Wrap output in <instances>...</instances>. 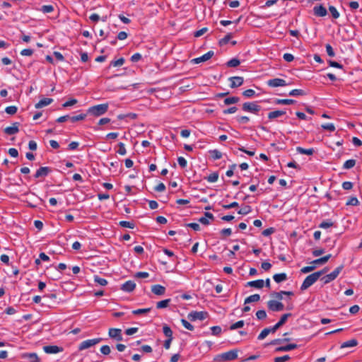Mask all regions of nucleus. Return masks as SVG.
<instances>
[{
  "mask_svg": "<svg viewBox=\"0 0 362 362\" xmlns=\"http://www.w3.org/2000/svg\"><path fill=\"white\" fill-rule=\"evenodd\" d=\"M292 315L291 313H285L281 315L279 321L272 327L264 328L257 337L258 340L264 339L269 333H275L278 329L283 326L288 318Z\"/></svg>",
  "mask_w": 362,
  "mask_h": 362,
  "instance_id": "f257e3e1",
  "label": "nucleus"
},
{
  "mask_svg": "<svg viewBox=\"0 0 362 362\" xmlns=\"http://www.w3.org/2000/svg\"><path fill=\"white\" fill-rule=\"evenodd\" d=\"M109 108L108 103H103L100 105H96L90 107L87 110V113L90 114L94 117H99L104 114H105Z\"/></svg>",
  "mask_w": 362,
  "mask_h": 362,
  "instance_id": "f03ea898",
  "label": "nucleus"
},
{
  "mask_svg": "<svg viewBox=\"0 0 362 362\" xmlns=\"http://www.w3.org/2000/svg\"><path fill=\"white\" fill-rule=\"evenodd\" d=\"M320 277V272H314L310 275H308L305 280L303 281L300 289L302 291L308 289L310 286H311L313 284H315L318 279Z\"/></svg>",
  "mask_w": 362,
  "mask_h": 362,
  "instance_id": "7ed1b4c3",
  "label": "nucleus"
},
{
  "mask_svg": "<svg viewBox=\"0 0 362 362\" xmlns=\"http://www.w3.org/2000/svg\"><path fill=\"white\" fill-rule=\"evenodd\" d=\"M238 358V351L237 350H230L229 351L223 353L221 354L217 355L214 358V361H232Z\"/></svg>",
  "mask_w": 362,
  "mask_h": 362,
  "instance_id": "20e7f679",
  "label": "nucleus"
},
{
  "mask_svg": "<svg viewBox=\"0 0 362 362\" xmlns=\"http://www.w3.org/2000/svg\"><path fill=\"white\" fill-rule=\"evenodd\" d=\"M344 269V265L341 264L340 266L337 267L333 272H332L330 274H327L321 278V281H323L324 284H327L330 283L331 281H334L335 279L337 278L340 272Z\"/></svg>",
  "mask_w": 362,
  "mask_h": 362,
  "instance_id": "39448f33",
  "label": "nucleus"
},
{
  "mask_svg": "<svg viewBox=\"0 0 362 362\" xmlns=\"http://www.w3.org/2000/svg\"><path fill=\"white\" fill-rule=\"evenodd\" d=\"M242 110L257 115L262 110V107L257 104V102H246L243 104Z\"/></svg>",
  "mask_w": 362,
  "mask_h": 362,
  "instance_id": "423d86ee",
  "label": "nucleus"
},
{
  "mask_svg": "<svg viewBox=\"0 0 362 362\" xmlns=\"http://www.w3.org/2000/svg\"><path fill=\"white\" fill-rule=\"evenodd\" d=\"M208 317V313L204 311H192L187 315V318L190 321H196L197 320H204Z\"/></svg>",
  "mask_w": 362,
  "mask_h": 362,
  "instance_id": "0eeeda50",
  "label": "nucleus"
},
{
  "mask_svg": "<svg viewBox=\"0 0 362 362\" xmlns=\"http://www.w3.org/2000/svg\"><path fill=\"white\" fill-rule=\"evenodd\" d=\"M268 309L272 312H279L284 310V305L277 300H270L267 302Z\"/></svg>",
  "mask_w": 362,
  "mask_h": 362,
  "instance_id": "6e6552de",
  "label": "nucleus"
},
{
  "mask_svg": "<svg viewBox=\"0 0 362 362\" xmlns=\"http://www.w3.org/2000/svg\"><path fill=\"white\" fill-rule=\"evenodd\" d=\"M101 340H102L101 338H95V339L85 340L79 344L78 350L82 351V350L88 349V348L98 344Z\"/></svg>",
  "mask_w": 362,
  "mask_h": 362,
  "instance_id": "1a4fd4ad",
  "label": "nucleus"
},
{
  "mask_svg": "<svg viewBox=\"0 0 362 362\" xmlns=\"http://www.w3.org/2000/svg\"><path fill=\"white\" fill-rule=\"evenodd\" d=\"M267 85L269 87L276 88V87H279V86H286L288 85V83H287L286 82V81L282 78H275L269 79L267 81Z\"/></svg>",
  "mask_w": 362,
  "mask_h": 362,
  "instance_id": "9d476101",
  "label": "nucleus"
},
{
  "mask_svg": "<svg viewBox=\"0 0 362 362\" xmlns=\"http://www.w3.org/2000/svg\"><path fill=\"white\" fill-rule=\"evenodd\" d=\"M313 14L317 17H325L327 14V11L322 4H318L314 6Z\"/></svg>",
  "mask_w": 362,
  "mask_h": 362,
  "instance_id": "9b49d317",
  "label": "nucleus"
},
{
  "mask_svg": "<svg viewBox=\"0 0 362 362\" xmlns=\"http://www.w3.org/2000/svg\"><path fill=\"white\" fill-rule=\"evenodd\" d=\"M214 55V51L210 50L208 52H206V54H204V55L192 59V62L194 64H199L201 62H206V61L210 59Z\"/></svg>",
  "mask_w": 362,
  "mask_h": 362,
  "instance_id": "f8f14e48",
  "label": "nucleus"
},
{
  "mask_svg": "<svg viewBox=\"0 0 362 362\" xmlns=\"http://www.w3.org/2000/svg\"><path fill=\"white\" fill-rule=\"evenodd\" d=\"M109 337L112 339H115L117 341H122V330L117 328H110L108 332Z\"/></svg>",
  "mask_w": 362,
  "mask_h": 362,
  "instance_id": "ddd939ff",
  "label": "nucleus"
},
{
  "mask_svg": "<svg viewBox=\"0 0 362 362\" xmlns=\"http://www.w3.org/2000/svg\"><path fill=\"white\" fill-rule=\"evenodd\" d=\"M230 81V87L231 88H238L243 84L244 79L241 76H232L228 78Z\"/></svg>",
  "mask_w": 362,
  "mask_h": 362,
  "instance_id": "4468645a",
  "label": "nucleus"
},
{
  "mask_svg": "<svg viewBox=\"0 0 362 362\" xmlns=\"http://www.w3.org/2000/svg\"><path fill=\"white\" fill-rule=\"evenodd\" d=\"M43 350L46 354H57L63 351L64 349L62 346H58L57 345H49L45 346L43 347Z\"/></svg>",
  "mask_w": 362,
  "mask_h": 362,
  "instance_id": "2eb2a0df",
  "label": "nucleus"
},
{
  "mask_svg": "<svg viewBox=\"0 0 362 362\" xmlns=\"http://www.w3.org/2000/svg\"><path fill=\"white\" fill-rule=\"evenodd\" d=\"M52 172V170L49 167H40L39 169L37 170L35 174L34 175V177L35 178L39 177H45L48 175L49 173Z\"/></svg>",
  "mask_w": 362,
  "mask_h": 362,
  "instance_id": "dca6fc26",
  "label": "nucleus"
},
{
  "mask_svg": "<svg viewBox=\"0 0 362 362\" xmlns=\"http://www.w3.org/2000/svg\"><path fill=\"white\" fill-rule=\"evenodd\" d=\"M19 122H14L11 127H7L4 129L5 134L8 135H13L19 132Z\"/></svg>",
  "mask_w": 362,
  "mask_h": 362,
  "instance_id": "f3484780",
  "label": "nucleus"
},
{
  "mask_svg": "<svg viewBox=\"0 0 362 362\" xmlns=\"http://www.w3.org/2000/svg\"><path fill=\"white\" fill-rule=\"evenodd\" d=\"M136 288V284L133 281H127L121 286V290L125 292H132Z\"/></svg>",
  "mask_w": 362,
  "mask_h": 362,
  "instance_id": "a211bd4d",
  "label": "nucleus"
},
{
  "mask_svg": "<svg viewBox=\"0 0 362 362\" xmlns=\"http://www.w3.org/2000/svg\"><path fill=\"white\" fill-rule=\"evenodd\" d=\"M21 358L29 359L30 362H40V358L36 353H23L21 355Z\"/></svg>",
  "mask_w": 362,
  "mask_h": 362,
  "instance_id": "6ab92c4d",
  "label": "nucleus"
},
{
  "mask_svg": "<svg viewBox=\"0 0 362 362\" xmlns=\"http://www.w3.org/2000/svg\"><path fill=\"white\" fill-rule=\"evenodd\" d=\"M165 288L160 284H155L151 286V291L157 296L163 295L165 292Z\"/></svg>",
  "mask_w": 362,
  "mask_h": 362,
  "instance_id": "aec40b11",
  "label": "nucleus"
},
{
  "mask_svg": "<svg viewBox=\"0 0 362 362\" xmlns=\"http://www.w3.org/2000/svg\"><path fill=\"white\" fill-rule=\"evenodd\" d=\"M298 347V345L296 344H289L286 346H282L276 348L275 351L276 352H280V351H289L291 350H293Z\"/></svg>",
  "mask_w": 362,
  "mask_h": 362,
  "instance_id": "412c9836",
  "label": "nucleus"
},
{
  "mask_svg": "<svg viewBox=\"0 0 362 362\" xmlns=\"http://www.w3.org/2000/svg\"><path fill=\"white\" fill-rule=\"evenodd\" d=\"M264 285V281L262 279L249 281L247 283L246 286L254 287L256 288H262Z\"/></svg>",
  "mask_w": 362,
  "mask_h": 362,
  "instance_id": "4be33fe9",
  "label": "nucleus"
},
{
  "mask_svg": "<svg viewBox=\"0 0 362 362\" xmlns=\"http://www.w3.org/2000/svg\"><path fill=\"white\" fill-rule=\"evenodd\" d=\"M53 102L52 98H45L43 99H41L37 103L35 104V108H41L42 107L47 106L49 104H51Z\"/></svg>",
  "mask_w": 362,
  "mask_h": 362,
  "instance_id": "5701e85b",
  "label": "nucleus"
},
{
  "mask_svg": "<svg viewBox=\"0 0 362 362\" xmlns=\"http://www.w3.org/2000/svg\"><path fill=\"white\" fill-rule=\"evenodd\" d=\"M285 114L286 111L284 110H275L268 113V118L272 120L281 116H283Z\"/></svg>",
  "mask_w": 362,
  "mask_h": 362,
  "instance_id": "b1692460",
  "label": "nucleus"
},
{
  "mask_svg": "<svg viewBox=\"0 0 362 362\" xmlns=\"http://www.w3.org/2000/svg\"><path fill=\"white\" fill-rule=\"evenodd\" d=\"M358 344V342L356 339H352L351 340L343 342L340 346V349L354 347L357 346Z\"/></svg>",
  "mask_w": 362,
  "mask_h": 362,
  "instance_id": "393cba45",
  "label": "nucleus"
},
{
  "mask_svg": "<svg viewBox=\"0 0 362 362\" xmlns=\"http://www.w3.org/2000/svg\"><path fill=\"white\" fill-rule=\"evenodd\" d=\"M296 151L300 154L311 156L314 153L315 150L313 148H304L300 146L296 147Z\"/></svg>",
  "mask_w": 362,
  "mask_h": 362,
  "instance_id": "a878e982",
  "label": "nucleus"
},
{
  "mask_svg": "<svg viewBox=\"0 0 362 362\" xmlns=\"http://www.w3.org/2000/svg\"><path fill=\"white\" fill-rule=\"evenodd\" d=\"M273 279L275 282L279 284L286 281L287 279V275L286 273L276 274L273 276Z\"/></svg>",
  "mask_w": 362,
  "mask_h": 362,
  "instance_id": "bb28decb",
  "label": "nucleus"
},
{
  "mask_svg": "<svg viewBox=\"0 0 362 362\" xmlns=\"http://www.w3.org/2000/svg\"><path fill=\"white\" fill-rule=\"evenodd\" d=\"M296 103L293 99H276L274 103L276 105H292Z\"/></svg>",
  "mask_w": 362,
  "mask_h": 362,
  "instance_id": "cd10ccee",
  "label": "nucleus"
},
{
  "mask_svg": "<svg viewBox=\"0 0 362 362\" xmlns=\"http://www.w3.org/2000/svg\"><path fill=\"white\" fill-rule=\"evenodd\" d=\"M260 300V296L259 294H253L245 299V304L251 303L253 302H257Z\"/></svg>",
  "mask_w": 362,
  "mask_h": 362,
  "instance_id": "c85d7f7f",
  "label": "nucleus"
},
{
  "mask_svg": "<svg viewBox=\"0 0 362 362\" xmlns=\"http://www.w3.org/2000/svg\"><path fill=\"white\" fill-rule=\"evenodd\" d=\"M239 101H240V98L238 97L233 96V97H229V98H225V100H223V103H224L225 105H229L231 104H235V103H238Z\"/></svg>",
  "mask_w": 362,
  "mask_h": 362,
  "instance_id": "c756f323",
  "label": "nucleus"
},
{
  "mask_svg": "<svg viewBox=\"0 0 362 362\" xmlns=\"http://www.w3.org/2000/svg\"><path fill=\"white\" fill-rule=\"evenodd\" d=\"M330 257H331V255L329 254V255L324 256L321 258L313 260L312 262V263L314 264H323L326 263L330 259Z\"/></svg>",
  "mask_w": 362,
  "mask_h": 362,
  "instance_id": "7c9ffc66",
  "label": "nucleus"
},
{
  "mask_svg": "<svg viewBox=\"0 0 362 362\" xmlns=\"http://www.w3.org/2000/svg\"><path fill=\"white\" fill-rule=\"evenodd\" d=\"M170 301H171L170 298H168V299H165L161 301H159L156 303V308L162 309V308H167L169 305Z\"/></svg>",
  "mask_w": 362,
  "mask_h": 362,
  "instance_id": "2f4dec72",
  "label": "nucleus"
},
{
  "mask_svg": "<svg viewBox=\"0 0 362 362\" xmlns=\"http://www.w3.org/2000/svg\"><path fill=\"white\" fill-rule=\"evenodd\" d=\"M209 154L214 160H218L222 158V153L217 149L209 151Z\"/></svg>",
  "mask_w": 362,
  "mask_h": 362,
  "instance_id": "473e14b6",
  "label": "nucleus"
},
{
  "mask_svg": "<svg viewBox=\"0 0 362 362\" xmlns=\"http://www.w3.org/2000/svg\"><path fill=\"white\" fill-rule=\"evenodd\" d=\"M356 163V160L349 159L344 163L343 168L344 169H351L355 166Z\"/></svg>",
  "mask_w": 362,
  "mask_h": 362,
  "instance_id": "72a5a7b5",
  "label": "nucleus"
},
{
  "mask_svg": "<svg viewBox=\"0 0 362 362\" xmlns=\"http://www.w3.org/2000/svg\"><path fill=\"white\" fill-rule=\"evenodd\" d=\"M233 37V34L232 33H228L223 38L221 39L219 41H218V44L220 46H223L225 45H226L227 43H228V42L230 41V40Z\"/></svg>",
  "mask_w": 362,
  "mask_h": 362,
  "instance_id": "f704fd0d",
  "label": "nucleus"
},
{
  "mask_svg": "<svg viewBox=\"0 0 362 362\" xmlns=\"http://www.w3.org/2000/svg\"><path fill=\"white\" fill-rule=\"evenodd\" d=\"M163 332L165 337L168 339H173V331L170 327L168 325H164L163 327Z\"/></svg>",
  "mask_w": 362,
  "mask_h": 362,
  "instance_id": "c9c22d12",
  "label": "nucleus"
},
{
  "mask_svg": "<svg viewBox=\"0 0 362 362\" xmlns=\"http://www.w3.org/2000/svg\"><path fill=\"white\" fill-rule=\"evenodd\" d=\"M124 62H125L124 59L123 57H121L117 60H112L110 63V66H114V67L120 66L124 64Z\"/></svg>",
  "mask_w": 362,
  "mask_h": 362,
  "instance_id": "e433bc0d",
  "label": "nucleus"
},
{
  "mask_svg": "<svg viewBox=\"0 0 362 362\" xmlns=\"http://www.w3.org/2000/svg\"><path fill=\"white\" fill-rule=\"evenodd\" d=\"M240 64V61L237 58H233L230 59L227 63L226 65L228 67H236L239 66Z\"/></svg>",
  "mask_w": 362,
  "mask_h": 362,
  "instance_id": "4c0bfd02",
  "label": "nucleus"
},
{
  "mask_svg": "<svg viewBox=\"0 0 362 362\" xmlns=\"http://www.w3.org/2000/svg\"><path fill=\"white\" fill-rule=\"evenodd\" d=\"M252 211V208L249 205H245L243 208H241L238 211V214L241 215H247Z\"/></svg>",
  "mask_w": 362,
  "mask_h": 362,
  "instance_id": "58836bf2",
  "label": "nucleus"
},
{
  "mask_svg": "<svg viewBox=\"0 0 362 362\" xmlns=\"http://www.w3.org/2000/svg\"><path fill=\"white\" fill-rule=\"evenodd\" d=\"M94 281L97 283L100 286H106L107 284V281L103 278L100 277L98 275L94 276Z\"/></svg>",
  "mask_w": 362,
  "mask_h": 362,
  "instance_id": "ea45409f",
  "label": "nucleus"
},
{
  "mask_svg": "<svg viewBox=\"0 0 362 362\" xmlns=\"http://www.w3.org/2000/svg\"><path fill=\"white\" fill-rule=\"evenodd\" d=\"M86 117H87V114L82 113L78 115L71 116L70 120L72 122H76L78 121H81V120L85 119Z\"/></svg>",
  "mask_w": 362,
  "mask_h": 362,
  "instance_id": "a19ab883",
  "label": "nucleus"
},
{
  "mask_svg": "<svg viewBox=\"0 0 362 362\" xmlns=\"http://www.w3.org/2000/svg\"><path fill=\"white\" fill-rule=\"evenodd\" d=\"M218 172H214L206 177V180L209 182H215L218 180Z\"/></svg>",
  "mask_w": 362,
  "mask_h": 362,
  "instance_id": "79ce46f5",
  "label": "nucleus"
},
{
  "mask_svg": "<svg viewBox=\"0 0 362 362\" xmlns=\"http://www.w3.org/2000/svg\"><path fill=\"white\" fill-rule=\"evenodd\" d=\"M39 10L44 13H48L54 11V6L52 5H43Z\"/></svg>",
  "mask_w": 362,
  "mask_h": 362,
  "instance_id": "37998d69",
  "label": "nucleus"
},
{
  "mask_svg": "<svg viewBox=\"0 0 362 362\" xmlns=\"http://www.w3.org/2000/svg\"><path fill=\"white\" fill-rule=\"evenodd\" d=\"M119 225L124 228H129L133 229L135 227V224L133 222H129L127 221H121L119 223Z\"/></svg>",
  "mask_w": 362,
  "mask_h": 362,
  "instance_id": "c03bdc74",
  "label": "nucleus"
},
{
  "mask_svg": "<svg viewBox=\"0 0 362 362\" xmlns=\"http://www.w3.org/2000/svg\"><path fill=\"white\" fill-rule=\"evenodd\" d=\"M288 95L291 96L305 95V92L302 89H293L289 92Z\"/></svg>",
  "mask_w": 362,
  "mask_h": 362,
  "instance_id": "a18cd8bd",
  "label": "nucleus"
},
{
  "mask_svg": "<svg viewBox=\"0 0 362 362\" xmlns=\"http://www.w3.org/2000/svg\"><path fill=\"white\" fill-rule=\"evenodd\" d=\"M346 206H358L359 205V202L357 197H351L346 203Z\"/></svg>",
  "mask_w": 362,
  "mask_h": 362,
  "instance_id": "49530a36",
  "label": "nucleus"
},
{
  "mask_svg": "<svg viewBox=\"0 0 362 362\" xmlns=\"http://www.w3.org/2000/svg\"><path fill=\"white\" fill-rule=\"evenodd\" d=\"M329 11L331 13L333 18L337 19L339 17V13L334 6H329Z\"/></svg>",
  "mask_w": 362,
  "mask_h": 362,
  "instance_id": "de8ad7c7",
  "label": "nucleus"
},
{
  "mask_svg": "<svg viewBox=\"0 0 362 362\" xmlns=\"http://www.w3.org/2000/svg\"><path fill=\"white\" fill-rule=\"evenodd\" d=\"M151 310V308L137 309L132 311L134 315H138L149 313Z\"/></svg>",
  "mask_w": 362,
  "mask_h": 362,
  "instance_id": "09e8293b",
  "label": "nucleus"
},
{
  "mask_svg": "<svg viewBox=\"0 0 362 362\" xmlns=\"http://www.w3.org/2000/svg\"><path fill=\"white\" fill-rule=\"evenodd\" d=\"M289 341H290L289 338L275 339L271 341L269 344H267V345H276V344H279L283 342Z\"/></svg>",
  "mask_w": 362,
  "mask_h": 362,
  "instance_id": "8fccbe9b",
  "label": "nucleus"
},
{
  "mask_svg": "<svg viewBox=\"0 0 362 362\" xmlns=\"http://www.w3.org/2000/svg\"><path fill=\"white\" fill-rule=\"evenodd\" d=\"M334 223L330 220L323 221L320 225L319 227L321 228H328L333 226Z\"/></svg>",
  "mask_w": 362,
  "mask_h": 362,
  "instance_id": "3c124183",
  "label": "nucleus"
},
{
  "mask_svg": "<svg viewBox=\"0 0 362 362\" xmlns=\"http://www.w3.org/2000/svg\"><path fill=\"white\" fill-rule=\"evenodd\" d=\"M256 317L259 320H264L267 317V313L264 310H259L257 311Z\"/></svg>",
  "mask_w": 362,
  "mask_h": 362,
  "instance_id": "603ef678",
  "label": "nucleus"
},
{
  "mask_svg": "<svg viewBox=\"0 0 362 362\" xmlns=\"http://www.w3.org/2000/svg\"><path fill=\"white\" fill-rule=\"evenodd\" d=\"M244 321L243 320H240V321H238L236 322L235 323L233 324L230 325V330H234V329H238V328H241L244 326Z\"/></svg>",
  "mask_w": 362,
  "mask_h": 362,
  "instance_id": "864d4df0",
  "label": "nucleus"
},
{
  "mask_svg": "<svg viewBox=\"0 0 362 362\" xmlns=\"http://www.w3.org/2000/svg\"><path fill=\"white\" fill-rule=\"evenodd\" d=\"M181 323L189 331H193L194 329V326L185 319L181 320Z\"/></svg>",
  "mask_w": 362,
  "mask_h": 362,
  "instance_id": "5fc2aeb1",
  "label": "nucleus"
},
{
  "mask_svg": "<svg viewBox=\"0 0 362 362\" xmlns=\"http://www.w3.org/2000/svg\"><path fill=\"white\" fill-rule=\"evenodd\" d=\"M17 110H18L17 107L13 106V105L8 106V107H6V109H5V112L7 114L11 115L16 114Z\"/></svg>",
  "mask_w": 362,
  "mask_h": 362,
  "instance_id": "6e6d98bb",
  "label": "nucleus"
},
{
  "mask_svg": "<svg viewBox=\"0 0 362 362\" xmlns=\"http://www.w3.org/2000/svg\"><path fill=\"white\" fill-rule=\"evenodd\" d=\"M118 147H119V149L117 151V153H119V155H122V156H124L127 153V151H126L124 144L123 143H122V142L119 143Z\"/></svg>",
  "mask_w": 362,
  "mask_h": 362,
  "instance_id": "4d7b16f0",
  "label": "nucleus"
},
{
  "mask_svg": "<svg viewBox=\"0 0 362 362\" xmlns=\"http://www.w3.org/2000/svg\"><path fill=\"white\" fill-rule=\"evenodd\" d=\"M321 127L323 129L328 130L329 132H334L335 131V127L333 124L329 123V124H322Z\"/></svg>",
  "mask_w": 362,
  "mask_h": 362,
  "instance_id": "13d9d810",
  "label": "nucleus"
},
{
  "mask_svg": "<svg viewBox=\"0 0 362 362\" xmlns=\"http://www.w3.org/2000/svg\"><path fill=\"white\" fill-rule=\"evenodd\" d=\"M243 95L245 98H252L255 95V91L252 89H247L243 92Z\"/></svg>",
  "mask_w": 362,
  "mask_h": 362,
  "instance_id": "bf43d9fd",
  "label": "nucleus"
},
{
  "mask_svg": "<svg viewBox=\"0 0 362 362\" xmlns=\"http://www.w3.org/2000/svg\"><path fill=\"white\" fill-rule=\"evenodd\" d=\"M325 47H326V52L329 57H333L335 56L334 51L332 47L329 44H327Z\"/></svg>",
  "mask_w": 362,
  "mask_h": 362,
  "instance_id": "052dcab7",
  "label": "nucleus"
},
{
  "mask_svg": "<svg viewBox=\"0 0 362 362\" xmlns=\"http://www.w3.org/2000/svg\"><path fill=\"white\" fill-rule=\"evenodd\" d=\"M236 164H233L229 166V169L226 171V175L228 177H231L234 174V170L236 168Z\"/></svg>",
  "mask_w": 362,
  "mask_h": 362,
  "instance_id": "680f3d73",
  "label": "nucleus"
},
{
  "mask_svg": "<svg viewBox=\"0 0 362 362\" xmlns=\"http://www.w3.org/2000/svg\"><path fill=\"white\" fill-rule=\"evenodd\" d=\"M290 359V356L288 355H285L283 356L276 357L274 360V362H285Z\"/></svg>",
  "mask_w": 362,
  "mask_h": 362,
  "instance_id": "e2e57ef3",
  "label": "nucleus"
},
{
  "mask_svg": "<svg viewBox=\"0 0 362 362\" xmlns=\"http://www.w3.org/2000/svg\"><path fill=\"white\" fill-rule=\"evenodd\" d=\"M275 231V229L273 227H270L269 228H267L265 230H264L262 233V235L267 237V236H269L271 234L274 233Z\"/></svg>",
  "mask_w": 362,
  "mask_h": 362,
  "instance_id": "0e129e2a",
  "label": "nucleus"
},
{
  "mask_svg": "<svg viewBox=\"0 0 362 362\" xmlns=\"http://www.w3.org/2000/svg\"><path fill=\"white\" fill-rule=\"evenodd\" d=\"M77 100L76 99H71V100H67L66 102H65L63 105H62V107H69V106H72L75 104L77 103Z\"/></svg>",
  "mask_w": 362,
  "mask_h": 362,
  "instance_id": "69168bd1",
  "label": "nucleus"
},
{
  "mask_svg": "<svg viewBox=\"0 0 362 362\" xmlns=\"http://www.w3.org/2000/svg\"><path fill=\"white\" fill-rule=\"evenodd\" d=\"M134 276L136 278L145 279V278H148L149 276V274L146 272H139L135 274Z\"/></svg>",
  "mask_w": 362,
  "mask_h": 362,
  "instance_id": "338daca9",
  "label": "nucleus"
},
{
  "mask_svg": "<svg viewBox=\"0 0 362 362\" xmlns=\"http://www.w3.org/2000/svg\"><path fill=\"white\" fill-rule=\"evenodd\" d=\"M100 351L104 355L110 354L111 350L108 345H104L100 348Z\"/></svg>",
  "mask_w": 362,
  "mask_h": 362,
  "instance_id": "774afa93",
  "label": "nucleus"
}]
</instances>
